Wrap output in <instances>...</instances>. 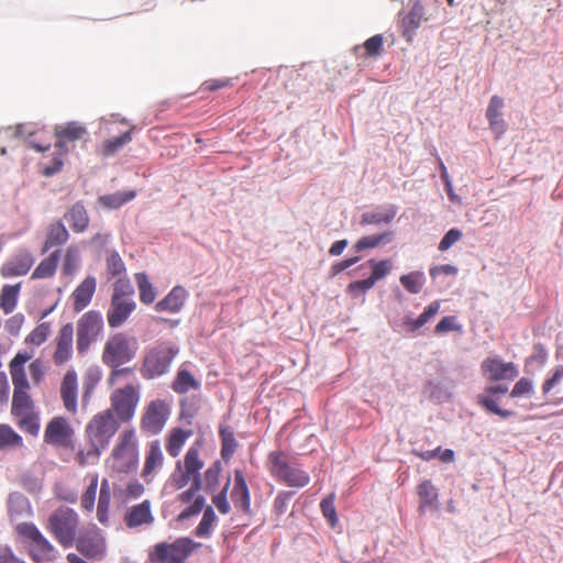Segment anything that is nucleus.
I'll use <instances>...</instances> for the list:
<instances>
[{"instance_id": "obj_19", "label": "nucleus", "mask_w": 563, "mask_h": 563, "mask_svg": "<svg viewBox=\"0 0 563 563\" xmlns=\"http://www.w3.org/2000/svg\"><path fill=\"white\" fill-rule=\"evenodd\" d=\"M60 396L67 411L77 412L78 378L74 369L67 371L60 385Z\"/></svg>"}, {"instance_id": "obj_6", "label": "nucleus", "mask_w": 563, "mask_h": 563, "mask_svg": "<svg viewBox=\"0 0 563 563\" xmlns=\"http://www.w3.org/2000/svg\"><path fill=\"white\" fill-rule=\"evenodd\" d=\"M269 462L272 464V474L278 481L297 488L309 484V475L283 452H272L269 454Z\"/></svg>"}, {"instance_id": "obj_29", "label": "nucleus", "mask_w": 563, "mask_h": 563, "mask_svg": "<svg viewBox=\"0 0 563 563\" xmlns=\"http://www.w3.org/2000/svg\"><path fill=\"white\" fill-rule=\"evenodd\" d=\"M65 219L75 232L81 233L89 225V216L85 206L80 202L75 203L65 214Z\"/></svg>"}, {"instance_id": "obj_32", "label": "nucleus", "mask_w": 563, "mask_h": 563, "mask_svg": "<svg viewBox=\"0 0 563 563\" xmlns=\"http://www.w3.org/2000/svg\"><path fill=\"white\" fill-rule=\"evenodd\" d=\"M172 388L177 394H186L191 389H199L200 383L187 368L181 366L176 374Z\"/></svg>"}, {"instance_id": "obj_46", "label": "nucleus", "mask_w": 563, "mask_h": 563, "mask_svg": "<svg viewBox=\"0 0 563 563\" xmlns=\"http://www.w3.org/2000/svg\"><path fill=\"white\" fill-rule=\"evenodd\" d=\"M185 470L192 476H200V470L203 463L199 460V451L196 448H190L185 455Z\"/></svg>"}, {"instance_id": "obj_44", "label": "nucleus", "mask_w": 563, "mask_h": 563, "mask_svg": "<svg viewBox=\"0 0 563 563\" xmlns=\"http://www.w3.org/2000/svg\"><path fill=\"white\" fill-rule=\"evenodd\" d=\"M400 284L410 294H418L421 291L424 284V275L422 272H412L400 276Z\"/></svg>"}, {"instance_id": "obj_37", "label": "nucleus", "mask_w": 563, "mask_h": 563, "mask_svg": "<svg viewBox=\"0 0 563 563\" xmlns=\"http://www.w3.org/2000/svg\"><path fill=\"white\" fill-rule=\"evenodd\" d=\"M111 501V490L109 482L103 479L99 492V499L97 506V518L100 523L104 525L109 520V508Z\"/></svg>"}, {"instance_id": "obj_41", "label": "nucleus", "mask_w": 563, "mask_h": 563, "mask_svg": "<svg viewBox=\"0 0 563 563\" xmlns=\"http://www.w3.org/2000/svg\"><path fill=\"white\" fill-rule=\"evenodd\" d=\"M477 404L481 407H483L487 412L497 415L503 419H507L514 416V411L503 409L498 406V397H492L489 394H479L477 396Z\"/></svg>"}, {"instance_id": "obj_21", "label": "nucleus", "mask_w": 563, "mask_h": 563, "mask_svg": "<svg viewBox=\"0 0 563 563\" xmlns=\"http://www.w3.org/2000/svg\"><path fill=\"white\" fill-rule=\"evenodd\" d=\"M154 521L150 500H144L131 507L125 516L124 522L129 528H137L142 525H151Z\"/></svg>"}, {"instance_id": "obj_60", "label": "nucleus", "mask_w": 563, "mask_h": 563, "mask_svg": "<svg viewBox=\"0 0 563 563\" xmlns=\"http://www.w3.org/2000/svg\"><path fill=\"white\" fill-rule=\"evenodd\" d=\"M462 327L457 323L456 317L446 316L442 318L434 328L435 334L448 333L451 331H461Z\"/></svg>"}, {"instance_id": "obj_1", "label": "nucleus", "mask_w": 563, "mask_h": 563, "mask_svg": "<svg viewBox=\"0 0 563 563\" xmlns=\"http://www.w3.org/2000/svg\"><path fill=\"white\" fill-rule=\"evenodd\" d=\"M119 426V421L114 418L112 410H106L96 415L86 427L90 446L86 451L80 452L81 463H93L97 461L101 451L108 448Z\"/></svg>"}, {"instance_id": "obj_7", "label": "nucleus", "mask_w": 563, "mask_h": 563, "mask_svg": "<svg viewBox=\"0 0 563 563\" xmlns=\"http://www.w3.org/2000/svg\"><path fill=\"white\" fill-rule=\"evenodd\" d=\"M200 545L190 538H178L173 543L161 542L154 547L151 559L158 563H185Z\"/></svg>"}, {"instance_id": "obj_49", "label": "nucleus", "mask_w": 563, "mask_h": 563, "mask_svg": "<svg viewBox=\"0 0 563 563\" xmlns=\"http://www.w3.org/2000/svg\"><path fill=\"white\" fill-rule=\"evenodd\" d=\"M22 445V438L8 424H0V449Z\"/></svg>"}, {"instance_id": "obj_31", "label": "nucleus", "mask_w": 563, "mask_h": 563, "mask_svg": "<svg viewBox=\"0 0 563 563\" xmlns=\"http://www.w3.org/2000/svg\"><path fill=\"white\" fill-rule=\"evenodd\" d=\"M69 239V233L62 222L51 224L47 238L42 249V253L48 252L54 246L65 244Z\"/></svg>"}, {"instance_id": "obj_5", "label": "nucleus", "mask_w": 563, "mask_h": 563, "mask_svg": "<svg viewBox=\"0 0 563 563\" xmlns=\"http://www.w3.org/2000/svg\"><path fill=\"white\" fill-rule=\"evenodd\" d=\"M139 350L134 336L117 333L108 339L102 353V362L109 367H119L132 361Z\"/></svg>"}, {"instance_id": "obj_51", "label": "nucleus", "mask_w": 563, "mask_h": 563, "mask_svg": "<svg viewBox=\"0 0 563 563\" xmlns=\"http://www.w3.org/2000/svg\"><path fill=\"white\" fill-rule=\"evenodd\" d=\"M132 140L131 131L124 132L122 135L108 140L103 144V153L104 155H112L125 144L130 143Z\"/></svg>"}, {"instance_id": "obj_50", "label": "nucleus", "mask_w": 563, "mask_h": 563, "mask_svg": "<svg viewBox=\"0 0 563 563\" xmlns=\"http://www.w3.org/2000/svg\"><path fill=\"white\" fill-rule=\"evenodd\" d=\"M367 264L372 267V279L377 283L378 280L385 278L393 268V263L390 260H383L376 262L375 260L367 261Z\"/></svg>"}, {"instance_id": "obj_3", "label": "nucleus", "mask_w": 563, "mask_h": 563, "mask_svg": "<svg viewBox=\"0 0 563 563\" xmlns=\"http://www.w3.org/2000/svg\"><path fill=\"white\" fill-rule=\"evenodd\" d=\"M79 517L70 508L62 507L56 509L48 518L47 529L65 549L75 544L78 536Z\"/></svg>"}, {"instance_id": "obj_54", "label": "nucleus", "mask_w": 563, "mask_h": 563, "mask_svg": "<svg viewBox=\"0 0 563 563\" xmlns=\"http://www.w3.org/2000/svg\"><path fill=\"white\" fill-rule=\"evenodd\" d=\"M97 488H98V477L93 476L91 478L90 484L87 487L86 492L81 496V506L87 511H91L95 507Z\"/></svg>"}, {"instance_id": "obj_48", "label": "nucleus", "mask_w": 563, "mask_h": 563, "mask_svg": "<svg viewBox=\"0 0 563 563\" xmlns=\"http://www.w3.org/2000/svg\"><path fill=\"white\" fill-rule=\"evenodd\" d=\"M221 472V464L219 461L214 462L206 472L202 489L206 492H214L218 484Z\"/></svg>"}, {"instance_id": "obj_25", "label": "nucleus", "mask_w": 563, "mask_h": 563, "mask_svg": "<svg viewBox=\"0 0 563 563\" xmlns=\"http://www.w3.org/2000/svg\"><path fill=\"white\" fill-rule=\"evenodd\" d=\"M164 463V455L161 448L159 441H152L146 450L144 467L142 471V476L146 482H150V476L162 468Z\"/></svg>"}, {"instance_id": "obj_30", "label": "nucleus", "mask_w": 563, "mask_h": 563, "mask_svg": "<svg viewBox=\"0 0 563 563\" xmlns=\"http://www.w3.org/2000/svg\"><path fill=\"white\" fill-rule=\"evenodd\" d=\"M421 512L438 508V490L430 481H423L418 487Z\"/></svg>"}, {"instance_id": "obj_56", "label": "nucleus", "mask_w": 563, "mask_h": 563, "mask_svg": "<svg viewBox=\"0 0 563 563\" xmlns=\"http://www.w3.org/2000/svg\"><path fill=\"white\" fill-rule=\"evenodd\" d=\"M320 507L330 526L335 527L338 522V516L334 506V495H329L327 498L322 499Z\"/></svg>"}, {"instance_id": "obj_27", "label": "nucleus", "mask_w": 563, "mask_h": 563, "mask_svg": "<svg viewBox=\"0 0 563 563\" xmlns=\"http://www.w3.org/2000/svg\"><path fill=\"white\" fill-rule=\"evenodd\" d=\"M96 278L92 276L86 277L74 290V310L79 312L84 310L91 301L96 291Z\"/></svg>"}, {"instance_id": "obj_13", "label": "nucleus", "mask_w": 563, "mask_h": 563, "mask_svg": "<svg viewBox=\"0 0 563 563\" xmlns=\"http://www.w3.org/2000/svg\"><path fill=\"white\" fill-rule=\"evenodd\" d=\"M481 369L483 375L492 382L512 380L519 374L514 363H506L499 356H489L484 360Z\"/></svg>"}, {"instance_id": "obj_57", "label": "nucleus", "mask_w": 563, "mask_h": 563, "mask_svg": "<svg viewBox=\"0 0 563 563\" xmlns=\"http://www.w3.org/2000/svg\"><path fill=\"white\" fill-rule=\"evenodd\" d=\"M48 333H49V325L48 323H41L38 324L27 336H26V342L29 343H32V344H35V345H41L42 343H44L48 336Z\"/></svg>"}, {"instance_id": "obj_61", "label": "nucleus", "mask_w": 563, "mask_h": 563, "mask_svg": "<svg viewBox=\"0 0 563 563\" xmlns=\"http://www.w3.org/2000/svg\"><path fill=\"white\" fill-rule=\"evenodd\" d=\"M101 378V373L98 367L89 368L86 377H85V394H84V400L88 399L90 393L93 390L96 385L99 383Z\"/></svg>"}, {"instance_id": "obj_52", "label": "nucleus", "mask_w": 563, "mask_h": 563, "mask_svg": "<svg viewBox=\"0 0 563 563\" xmlns=\"http://www.w3.org/2000/svg\"><path fill=\"white\" fill-rule=\"evenodd\" d=\"M80 264L79 251L75 246H69L66 251L65 261L63 265L64 274L73 275Z\"/></svg>"}, {"instance_id": "obj_2", "label": "nucleus", "mask_w": 563, "mask_h": 563, "mask_svg": "<svg viewBox=\"0 0 563 563\" xmlns=\"http://www.w3.org/2000/svg\"><path fill=\"white\" fill-rule=\"evenodd\" d=\"M179 353V346L172 341H161L146 350L140 373L145 379H155L170 369L174 358Z\"/></svg>"}, {"instance_id": "obj_28", "label": "nucleus", "mask_w": 563, "mask_h": 563, "mask_svg": "<svg viewBox=\"0 0 563 563\" xmlns=\"http://www.w3.org/2000/svg\"><path fill=\"white\" fill-rule=\"evenodd\" d=\"M410 11L402 19L404 35L409 40L415 35L416 30L421 25L424 16V9L421 0H410Z\"/></svg>"}, {"instance_id": "obj_42", "label": "nucleus", "mask_w": 563, "mask_h": 563, "mask_svg": "<svg viewBox=\"0 0 563 563\" xmlns=\"http://www.w3.org/2000/svg\"><path fill=\"white\" fill-rule=\"evenodd\" d=\"M32 406V399L26 390L18 389L13 391L12 413L15 417L31 413Z\"/></svg>"}, {"instance_id": "obj_62", "label": "nucleus", "mask_w": 563, "mask_h": 563, "mask_svg": "<svg viewBox=\"0 0 563 563\" xmlns=\"http://www.w3.org/2000/svg\"><path fill=\"white\" fill-rule=\"evenodd\" d=\"M133 287L128 279H118L114 283L112 296H118L121 299H133Z\"/></svg>"}, {"instance_id": "obj_38", "label": "nucleus", "mask_w": 563, "mask_h": 563, "mask_svg": "<svg viewBox=\"0 0 563 563\" xmlns=\"http://www.w3.org/2000/svg\"><path fill=\"white\" fill-rule=\"evenodd\" d=\"M21 284L4 285L0 294V308L4 313H11L18 303Z\"/></svg>"}, {"instance_id": "obj_63", "label": "nucleus", "mask_w": 563, "mask_h": 563, "mask_svg": "<svg viewBox=\"0 0 563 563\" xmlns=\"http://www.w3.org/2000/svg\"><path fill=\"white\" fill-rule=\"evenodd\" d=\"M462 232L459 229H450L439 243V250L444 252L448 251L453 244L462 239Z\"/></svg>"}, {"instance_id": "obj_58", "label": "nucleus", "mask_w": 563, "mask_h": 563, "mask_svg": "<svg viewBox=\"0 0 563 563\" xmlns=\"http://www.w3.org/2000/svg\"><path fill=\"white\" fill-rule=\"evenodd\" d=\"M230 487V479L227 481L223 488L212 498V503L221 514H228L231 509L230 503L228 501V490Z\"/></svg>"}, {"instance_id": "obj_11", "label": "nucleus", "mask_w": 563, "mask_h": 563, "mask_svg": "<svg viewBox=\"0 0 563 563\" xmlns=\"http://www.w3.org/2000/svg\"><path fill=\"white\" fill-rule=\"evenodd\" d=\"M75 545L84 556L89 559L100 560L106 554V540L96 526L79 531Z\"/></svg>"}, {"instance_id": "obj_23", "label": "nucleus", "mask_w": 563, "mask_h": 563, "mask_svg": "<svg viewBox=\"0 0 563 563\" xmlns=\"http://www.w3.org/2000/svg\"><path fill=\"white\" fill-rule=\"evenodd\" d=\"M503 108V98L495 95L490 98L486 110V118L489 122V126L497 136L504 134L506 131V122L504 121L501 113Z\"/></svg>"}, {"instance_id": "obj_4", "label": "nucleus", "mask_w": 563, "mask_h": 563, "mask_svg": "<svg viewBox=\"0 0 563 563\" xmlns=\"http://www.w3.org/2000/svg\"><path fill=\"white\" fill-rule=\"evenodd\" d=\"M108 462L117 473L128 474L136 470L139 449L134 430H125L120 434L118 444Z\"/></svg>"}, {"instance_id": "obj_18", "label": "nucleus", "mask_w": 563, "mask_h": 563, "mask_svg": "<svg viewBox=\"0 0 563 563\" xmlns=\"http://www.w3.org/2000/svg\"><path fill=\"white\" fill-rule=\"evenodd\" d=\"M73 342L74 327L71 323H66L62 327L56 340V351L53 356L56 365H62L70 360L73 355Z\"/></svg>"}, {"instance_id": "obj_10", "label": "nucleus", "mask_w": 563, "mask_h": 563, "mask_svg": "<svg viewBox=\"0 0 563 563\" xmlns=\"http://www.w3.org/2000/svg\"><path fill=\"white\" fill-rule=\"evenodd\" d=\"M140 400V391L136 387L128 385L117 389L111 396V409L121 422L130 421Z\"/></svg>"}, {"instance_id": "obj_26", "label": "nucleus", "mask_w": 563, "mask_h": 563, "mask_svg": "<svg viewBox=\"0 0 563 563\" xmlns=\"http://www.w3.org/2000/svg\"><path fill=\"white\" fill-rule=\"evenodd\" d=\"M440 307L441 302L439 300H434L424 308L423 312L418 318L405 316L402 319L405 330L409 333L418 331L438 314Z\"/></svg>"}, {"instance_id": "obj_22", "label": "nucleus", "mask_w": 563, "mask_h": 563, "mask_svg": "<svg viewBox=\"0 0 563 563\" xmlns=\"http://www.w3.org/2000/svg\"><path fill=\"white\" fill-rule=\"evenodd\" d=\"M187 296V290L184 287L176 286L164 299L156 303L155 310L158 312L177 313L184 307Z\"/></svg>"}, {"instance_id": "obj_33", "label": "nucleus", "mask_w": 563, "mask_h": 563, "mask_svg": "<svg viewBox=\"0 0 563 563\" xmlns=\"http://www.w3.org/2000/svg\"><path fill=\"white\" fill-rule=\"evenodd\" d=\"M426 398L437 404H443L451 399L452 394L441 382L429 380L422 390Z\"/></svg>"}, {"instance_id": "obj_47", "label": "nucleus", "mask_w": 563, "mask_h": 563, "mask_svg": "<svg viewBox=\"0 0 563 563\" xmlns=\"http://www.w3.org/2000/svg\"><path fill=\"white\" fill-rule=\"evenodd\" d=\"M187 438L188 433L185 432L183 429L174 430L168 439L166 448L169 455L176 457L180 453L181 448L184 446Z\"/></svg>"}, {"instance_id": "obj_20", "label": "nucleus", "mask_w": 563, "mask_h": 563, "mask_svg": "<svg viewBox=\"0 0 563 563\" xmlns=\"http://www.w3.org/2000/svg\"><path fill=\"white\" fill-rule=\"evenodd\" d=\"M231 499L236 508L249 514L251 511L250 490L243 473L239 470L234 473V486L231 492Z\"/></svg>"}, {"instance_id": "obj_64", "label": "nucleus", "mask_w": 563, "mask_h": 563, "mask_svg": "<svg viewBox=\"0 0 563 563\" xmlns=\"http://www.w3.org/2000/svg\"><path fill=\"white\" fill-rule=\"evenodd\" d=\"M375 284L376 283L369 276L366 279L352 282L347 286V290L350 294L357 296L358 294H363V292H366L367 290L372 289L375 286Z\"/></svg>"}, {"instance_id": "obj_35", "label": "nucleus", "mask_w": 563, "mask_h": 563, "mask_svg": "<svg viewBox=\"0 0 563 563\" xmlns=\"http://www.w3.org/2000/svg\"><path fill=\"white\" fill-rule=\"evenodd\" d=\"M8 509L12 519L25 517L31 514L29 499L20 493L10 494L8 499Z\"/></svg>"}, {"instance_id": "obj_14", "label": "nucleus", "mask_w": 563, "mask_h": 563, "mask_svg": "<svg viewBox=\"0 0 563 563\" xmlns=\"http://www.w3.org/2000/svg\"><path fill=\"white\" fill-rule=\"evenodd\" d=\"M34 262L33 254L27 249L21 247L2 265L1 276L9 278L26 275Z\"/></svg>"}, {"instance_id": "obj_59", "label": "nucleus", "mask_w": 563, "mask_h": 563, "mask_svg": "<svg viewBox=\"0 0 563 563\" xmlns=\"http://www.w3.org/2000/svg\"><path fill=\"white\" fill-rule=\"evenodd\" d=\"M125 271L124 263L117 252H112L107 257V272L111 276H119Z\"/></svg>"}, {"instance_id": "obj_8", "label": "nucleus", "mask_w": 563, "mask_h": 563, "mask_svg": "<svg viewBox=\"0 0 563 563\" xmlns=\"http://www.w3.org/2000/svg\"><path fill=\"white\" fill-rule=\"evenodd\" d=\"M16 532L31 542V555L38 563L53 562L56 559L54 545L42 534L32 522L16 526Z\"/></svg>"}, {"instance_id": "obj_45", "label": "nucleus", "mask_w": 563, "mask_h": 563, "mask_svg": "<svg viewBox=\"0 0 563 563\" xmlns=\"http://www.w3.org/2000/svg\"><path fill=\"white\" fill-rule=\"evenodd\" d=\"M393 238L391 232H386L377 235H368L363 236L360 239L356 244L354 245V249L356 252H362L366 249H373L378 246L382 242L386 241L389 242Z\"/></svg>"}, {"instance_id": "obj_55", "label": "nucleus", "mask_w": 563, "mask_h": 563, "mask_svg": "<svg viewBox=\"0 0 563 563\" xmlns=\"http://www.w3.org/2000/svg\"><path fill=\"white\" fill-rule=\"evenodd\" d=\"M206 498L202 495H198L194 503L186 507L177 517L178 521H185L192 516L198 515L202 509H205Z\"/></svg>"}, {"instance_id": "obj_36", "label": "nucleus", "mask_w": 563, "mask_h": 563, "mask_svg": "<svg viewBox=\"0 0 563 563\" xmlns=\"http://www.w3.org/2000/svg\"><path fill=\"white\" fill-rule=\"evenodd\" d=\"M60 256V250L54 251L48 257L44 258L32 273L33 279L52 277L57 268Z\"/></svg>"}, {"instance_id": "obj_34", "label": "nucleus", "mask_w": 563, "mask_h": 563, "mask_svg": "<svg viewBox=\"0 0 563 563\" xmlns=\"http://www.w3.org/2000/svg\"><path fill=\"white\" fill-rule=\"evenodd\" d=\"M218 523V517L211 506L205 508L202 518L195 529V534L201 539H209Z\"/></svg>"}, {"instance_id": "obj_15", "label": "nucleus", "mask_w": 563, "mask_h": 563, "mask_svg": "<svg viewBox=\"0 0 563 563\" xmlns=\"http://www.w3.org/2000/svg\"><path fill=\"white\" fill-rule=\"evenodd\" d=\"M73 429L64 417H55L47 424L44 441L56 446H66L73 437Z\"/></svg>"}, {"instance_id": "obj_53", "label": "nucleus", "mask_w": 563, "mask_h": 563, "mask_svg": "<svg viewBox=\"0 0 563 563\" xmlns=\"http://www.w3.org/2000/svg\"><path fill=\"white\" fill-rule=\"evenodd\" d=\"M20 418L19 426L20 428L31 434V435H37L40 431V419L34 413H26L22 416H18Z\"/></svg>"}, {"instance_id": "obj_24", "label": "nucleus", "mask_w": 563, "mask_h": 563, "mask_svg": "<svg viewBox=\"0 0 563 563\" xmlns=\"http://www.w3.org/2000/svg\"><path fill=\"white\" fill-rule=\"evenodd\" d=\"M395 205L378 206L372 211L364 212L361 218V224H389L397 214Z\"/></svg>"}, {"instance_id": "obj_16", "label": "nucleus", "mask_w": 563, "mask_h": 563, "mask_svg": "<svg viewBox=\"0 0 563 563\" xmlns=\"http://www.w3.org/2000/svg\"><path fill=\"white\" fill-rule=\"evenodd\" d=\"M57 136L56 147L60 154H67L69 151L68 142L81 140L88 134L85 125L77 121H70L64 124H58L55 128Z\"/></svg>"}, {"instance_id": "obj_12", "label": "nucleus", "mask_w": 563, "mask_h": 563, "mask_svg": "<svg viewBox=\"0 0 563 563\" xmlns=\"http://www.w3.org/2000/svg\"><path fill=\"white\" fill-rule=\"evenodd\" d=\"M169 417V408L164 400L156 399L150 402L142 418V429L150 434L159 433Z\"/></svg>"}, {"instance_id": "obj_17", "label": "nucleus", "mask_w": 563, "mask_h": 563, "mask_svg": "<svg viewBox=\"0 0 563 563\" xmlns=\"http://www.w3.org/2000/svg\"><path fill=\"white\" fill-rule=\"evenodd\" d=\"M134 299H121L118 296L111 297L110 307L107 311V321L109 327H121L135 310Z\"/></svg>"}, {"instance_id": "obj_9", "label": "nucleus", "mask_w": 563, "mask_h": 563, "mask_svg": "<svg viewBox=\"0 0 563 563\" xmlns=\"http://www.w3.org/2000/svg\"><path fill=\"white\" fill-rule=\"evenodd\" d=\"M103 330V319L99 311L84 313L77 322V351L84 355L88 352Z\"/></svg>"}, {"instance_id": "obj_40", "label": "nucleus", "mask_w": 563, "mask_h": 563, "mask_svg": "<svg viewBox=\"0 0 563 563\" xmlns=\"http://www.w3.org/2000/svg\"><path fill=\"white\" fill-rule=\"evenodd\" d=\"M135 283L140 292V300L145 305H151L156 299V291L150 282L147 275L145 273H136L135 274Z\"/></svg>"}, {"instance_id": "obj_43", "label": "nucleus", "mask_w": 563, "mask_h": 563, "mask_svg": "<svg viewBox=\"0 0 563 563\" xmlns=\"http://www.w3.org/2000/svg\"><path fill=\"white\" fill-rule=\"evenodd\" d=\"M220 438L222 441L221 456L224 460H229L234 454L238 446L234 433L231 428L221 427Z\"/></svg>"}, {"instance_id": "obj_39", "label": "nucleus", "mask_w": 563, "mask_h": 563, "mask_svg": "<svg viewBox=\"0 0 563 563\" xmlns=\"http://www.w3.org/2000/svg\"><path fill=\"white\" fill-rule=\"evenodd\" d=\"M136 196L134 190L117 191L114 194L103 195L99 197V202L108 209H118L126 202L133 200Z\"/></svg>"}]
</instances>
